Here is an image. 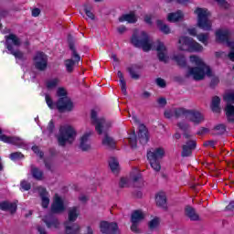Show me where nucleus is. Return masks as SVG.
Returning <instances> with one entry per match:
<instances>
[{
    "instance_id": "37",
    "label": "nucleus",
    "mask_w": 234,
    "mask_h": 234,
    "mask_svg": "<svg viewBox=\"0 0 234 234\" xmlns=\"http://www.w3.org/2000/svg\"><path fill=\"white\" fill-rule=\"evenodd\" d=\"M157 27L163 34H171V28H169V26L164 24L162 20H157Z\"/></svg>"
},
{
    "instance_id": "49",
    "label": "nucleus",
    "mask_w": 234,
    "mask_h": 234,
    "mask_svg": "<svg viewBox=\"0 0 234 234\" xmlns=\"http://www.w3.org/2000/svg\"><path fill=\"white\" fill-rule=\"evenodd\" d=\"M156 85H158V87H161L162 89H164V87H165V80L162 78H158L155 80Z\"/></svg>"
},
{
    "instance_id": "7",
    "label": "nucleus",
    "mask_w": 234,
    "mask_h": 234,
    "mask_svg": "<svg viewBox=\"0 0 234 234\" xmlns=\"http://www.w3.org/2000/svg\"><path fill=\"white\" fill-rule=\"evenodd\" d=\"M165 156V150L163 147H157L155 149H151L147 152V159L150 162L151 167L154 171H160L162 166L160 165V161Z\"/></svg>"
},
{
    "instance_id": "54",
    "label": "nucleus",
    "mask_w": 234,
    "mask_h": 234,
    "mask_svg": "<svg viewBox=\"0 0 234 234\" xmlns=\"http://www.w3.org/2000/svg\"><path fill=\"white\" fill-rule=\"evenodd\" d=\"M157 101H158L160 107H165V105L167 104V101L165 100V98H160V99H158Z\"/></svg>"
},
{
    "instance_id": "13",
    "label": "nucleus",
    "mask_w": 234,
    "mask_h": 234,
    "mask_svg": "<svg viewBox=\"0 0 234 234\" xmlns=\"http://www.w3.org/2000/svg\"><path fill=\"white\" fill-rule=\"evenodd\" d=\"M224 100L227 101V106L225 108L226 116L229 122H234V106L231 105V103H234V92H227L224 95Z\"/></svg>"
},
{
    "instance_id": "63",
    "label": "nucleus",
    "mask_w": 234,
    "mask_h": 234,
    "mask_svg": "<svg viewBox=\"0 0 234 234\" xmlns=\"http://www.w3.org/2000/svg\"><path fill=\"white\" fill-rule=\"evenodd\" d=\"M176 140H180V133H176V134L174 135Z\"/></svg>"
},
{
    "instance_id": "48",
    "label": "nucleus",
    "mask_w": 234,
    "mask_h": 234,
    "mask_svg": "<svg viewBox=\"0 0 234 234\" xmlns=\"http://www.w3.org/2000/svg\"><path fill=\"white\" fill-rule=\"evenodd\" d=\"M20 186L24 189V191H28V189H30V183H28L27 181H22L20 183Z\"/></svg>"
},
{
    "instance_id": "12",
    "label": "nucleus",
    "mask_w": 234,
    "mask_h": 234,
    "mask_svg": "<svg viewBox=\"0 0 234 234\" xmlns=\"http://www.w3.org/2000/svg\"><path fill=\"white\" fill-rule=\"evenodd\" d=\"M136 186L137 187H140L141 186H144V181L142 180V175L138 170H135L130 175V177H122L120 181L121 187H129V186Z\"/></svg>"
},
{
    "instance_id": "8",
    "label": "nucleus",
    "mask_w": 234,
    "mask_h": 234,
    "mask_svg": "<svg viewBox=\"0 0 234 234\" xmlns=\"http://www.w3.org/2000/svg\"><path fill=\"white\" fill-rule=\"evenodd\" d=\"M177 48L187 52H202L204 50V48L200 44L187 37H181L179 38Z\"/></svg>"
},
{
    "instance_id": "45",
    "label": "nucleus",
    "mask_w": 234,
    "mask_h": 234,
    "mask_svg": "<svg viewBox=\"0 0 234 234\" xmlns=\"http://www.w3.org/2000/svg\"><path fill=\"white\" fill-rule=\"evenodd\" d=\"M54 133V122L50 121L44 134H52Z\"/></svg>"
},
{
    "instance_id": "40",
    "label": "nucleus",
    "mask_w": 234,
    "mask_h": 234,
    "mask_svg": "<svg viewBox=\"0 0 234 234\" xmlns=\"http://www.w3.org/2000/svg\"><path fill=\"white\" fill-rule=\"evenodd\" d=\"M179 109H180V108L166 110V111L165 112V116L166 118H173V116H175L176 118H182V115L176 114V112H177Z\"/></svg>"
},
{
    "instance_id": "47",
    "label": "nucleus",
    "mask_w": 234,
    "mask_h": 234,
    "mask_svg": "<svg viewBox=\"0 0 234 234\" xmlns=\"http://www.w3.org/2000/svg\"><path fill=\"white\" fill-rule=\"evenodd\" d=\"M177 127L180 131H183V133H186V131L189 129V125L186 122H178Z\"/></svg>"
},
{
    "instance_id": "28",
    "label": "nucleus",
    "mask_w": 234,
    "mask_h": 234,
    "mask_svg": "<svg viewBox=\"0 0 234 234\" xmlns=\"http://www.w3.org/2000/svg\"><path fill=\"white\" fill-rule=\"evenodd\" d=\"M78 217H80V208L73 207L69 209L68 218L69 222H76L78 220Z\"/></svg>"
},
{
    "instance_id": "59",
    "label": "nucleus",
    "mask_w": 234,
    "mask_h": 234,
    "mask_svg": "<svg viewBox=\"0 0 234 234\" xmlns=\"http://www.w3.org/2000/svg\"><path fill=\"white\" fill-rule=\"evenodd\" d=\"M37 230L40 234H47V231L45 230L44 228H41V227H38L37 228Z\"/></svg>"
},
{
    "instance_id": "58",
    "label": "nucleus",
    "mask_w": 234,
    "mask_h": 234,
    "mask_svg": "<svg viewBox=\"0 0 234 234\" xmlns=\"http://www.w3.org/2000/svg\"><path fill=\"white\" fill-rule=\"evenodd\" d=\"M118 33L119 34H123V32H125V30H127V28L125 27V26H121L117 28Z\"/></svg>"
},
{
    "instance_id": "32",
    "label": "nucleus",
    "mask_w": 234,
    "mask_h": 234,
    "mask_svg": "<svg viewBox=\"0 0 234 234\" xmlns=\"http://www.w3.org/2000/svg\"><path fill=\"white\" fill-rule=\"evenodd\" d=\"M120 23H123L124 21H127V23H136L137 18L134 13H130L126 15H122L121 17H119Z\"/></svg>"
},
{
    "instance_id": "61",
    "label": "nucleus",
    "mask_w": 234,
    "mask_h": 234,
    "mask_svg": "<svg viewBox=\"0 0 234 234\" xmlns=\"http://www.w3.org/2000/svg\"><path fill=\"white\" fill-rule=\"evenodd\" d=\"M112 59L115 63H118V57H116L115 54L112 55Z\"/></svg>"
},
{
    "instance_id": "29",
    "label": "nucleus",
    "mask_w": 234,
    "mask_h": 234,
    "mask_svg": "<svg viewBox=\"0 0 234 234\" xmlns=\"http://www.w3.org/2000/svg\"><path fill=\"white\" fill-rule=\"evenodd\" d=\"M144 218H145V213H144L142 210H135L132 214L131 222L140 224Z\"/></svg>"
},
{
    "instance_id": "30",
    "label": "nucleus",
    "mask_w": 234,
    "mask_h": 234,
    "mask_svg": "<svg viewBox=\"0 0 234 234\" xmlns=\"http://www.w3.org/2000/svg\"><path fill=\"white\" fill-rule=\"evenodd\" d=\"M185 215L190 218V220H198V214L193 207L186 206L185 207Z\"/></svg>"
},
{
    "instance_id": "42",
    "label": "nucleus",
    "mask_w": 234,
    "mask_h": 234,
    "mask_svg": "<svg viewBox=\"0 0 234 234\" xmlns=\"http://www.w3.org/2000/svg\"><path fill=\"white\" fill-rule=\"evenodd\" d=\"M173 59L178 63L181 67H185L186 65V57L184 55L174 56Z\"/></svg>"
},
{
    "instance_id": "35",
    "label": "nucleus",
    "mask_w": 234,
    "mask_h": 234,
    "mask_svg": "<svg viewBox=\"0 0 234 234\" xmlns=\"http://www.w3.org/2000/svg\"><path fill=\"white\" fill-rule=\"evenodd\" d=\"M117 76L120 79L122 92L127 94V83L125 82V79H123V73H122V71H118Z\"/></svg>"
},
{
    "instance_id": "57",
    "label": "nucleus",
    "mask_w": 234,
    "mask_h": 234,
    "mask_svg": "<svg viewBox=\"0 0 234 234\" xmlns=\"http://www.w3.org/2000/svg\"><path fill=\"white\" fill-rule=\"evenodd\" d=\"M151 19H153V16L151 15H146L144 17V21L145 23H147L148 25H151Z\"/></svg>"
},
{
    "instance_id": "41",
    "label": "nucleus",
    "mask_w": 234,
    "mask_h": 234,
    "mask_svg": "<svg viewBox=\"0 0 234 234\" xmlns=\"http://www.w3.org/2000/svg\"><path fill=\"white\" fill-rule=\"evenodd\" d=\"M150 229H156L160 226V218H154L148 224Z\"/></svg>"
},
{
    "instance_id": "31",
    "label": "nucleus",
    "mask_w": 234,
    "mask_h": 234,
    "mask_svg": "<svg viewBox=\"0 0 234 234\" xmlns=\"http://www.w3.org/2000/svg\"><path fill=\"white\" fill-rule=\"evenodd\" d=\"M45 85L48 90H54V89H56V87L59 85V79L58 78L48 79L45 82Z\"/></svg>"
},
{
    "instance_id": "55",
    "label": "nucleus",
    "mask_w": 234,
    "mask_h": 234,
    "mask_svg": "<svg viewBox=\"0 0 234 234\" xmlns=\"http://www.w3.org/2000/svg\"><path fill=\"white\" fill-rule=\"evenodd\" d=\"M39 14H41V11L39 10V8H35L32 10L33 17H37V16H39Z\"/></svg>"
},
{
    "instance_id": "17",
    "label": "nucleus",
    "mask_w": 234,
    "mask_h": 234,
    "mask_svg": "<svg viewBox=\"0 0 234 234\" xmlns=\"http://www.w3.org/2000/svg\"><path fill=\"white\" fill-rule=\"evenodd\" d=\"M90 136H92V131L86 132L80 139V149L81 151H90L92 149V144L90 143Z\"/></svg>"
},
{
    "instance_id": "27",
    "label": "nucleus",
    "mask_w": 234,
    "mask_h": 234,
    "mask_svg": "<svg viewBox=\"0 0 234 234\" xmlns=\"http://www.w3.org/2000/svg\"><path fill=\"white\" fill-rule=\"evenodd\" d=\"M182 19H184V13H182V11L170 13L167 16V21L170 23H176L177 21H182Z\"/></svg>"
},
{
    "instance_id": "4",
    "label": "nucleus",
    "mask_w": 234,
    "mask_h": 234,
    "mask_svg": "<svg viewBox=\"0 0 234 234\" xmlns=\"http://www.w3.org/2000/svg\"><path fill=\"white\" fill-rule=\"evenodd\" d=\"M91 122L95 125V131L98 134H104L102 138V145L108 147L109 149L116 145V142L107 133L110 124L105 122L103 118H98V112L96 111H91Z\"/></svg>"
},
{
    "instance_id": "9",
    "label": "nucleus",
    "mask_w": 234,
    "mask_h": 234,
    "mask_svg": "<svg viewBox=\"0 0 234 234\" xmlns=\"http://www.w3.org/2000/svg\"><path fill=\"white\" fill-rule=\"evenodd\" d=\"M176 114L177 116L186 118V120H188V122H191L194 125H198V123H202V122H204V115L198 111L179 108Z\"/></svg>"
},
{
    "instance_id": "50",
    "label": "nucleus",
    "mask_w": 234,
    "mask_h": 234,
    "mask_svg": "<svg viewBox=\"0 0 234 234\" xmlns=\"http://www.w3.org/2000/svg\"><path fill=\"white\" fill-rule=\"evenodd\" d=\"M131 230H132L133 233H140V229H138V223H136V222H132Z\"/></svg>"
},
{
    "instance_id": "20",
    "label": "nucleus",
    "mask_w": 234,
    "mask_h": 234,
    "mask_svg": "<svg viewBox=\"0 0 234 234\" xmlns=\"http://www.w3.org/2000/svg\"><path fill=\"white\" fill-rule=\"evenodd\" d=\"M37 191L39 193L42 207H48L50 204V198L48 197V192H47V189H45L43 186H39L37 188Z\"/></svg>"
},
{
    "instance_id": "46",
    "label": "nucleus",
    "mask_w": 234,
    "mask_h": 234,
    "mask_svg": "<svg viewBox=\"0 0 234 234\" xmlns=\"http://www.w3.org/2000/svg\"><path fill=\"white\" fill-rule=\"evenodd\" d=\"M23 157H24L23 154L19 152H16L10 154L11 160H21V158Z\"/></svg>"
},
{
    "instance_id": "56",
    "label": "nucleus",
    "mask_w": 234,
    "mask_h": 234,
    "mask_svg": "<svg viewBox=\"0 0 234 234\" xmlns=\"http://www.w3.org/2000/svg\"><path fill=\"white\" fill-rule=\"evenodd\" d=\"M227 211H234V201H231L226 207Z\"/></svg>"
},
{
    "instance_id": "10",
    "label": "nucleus",
    "mask_w": 234,
    "mask_h": 234,
    "mask_svg": "<svg viewBox=\"0 0 234 234\" xmlns=\"http://www.w3.org/2000/svg\"><path fill=\"white\" fill-rule=\"evenodd\" d=\"M195 14L197 16V27L202 30H211L212 22L209 20L211 13L206 8L197 7Z\"/></svg>"
},
{
    "instance_id": "5",
    "label": "nucleus",
    "mask_w": 234,
    "mask_h": 234,
    "mask_svg": "<svg viewBox=\"0 0 234 234\" xmlns=\"http://www.w3.org/2000/svg\"><path fill=\"white\" fill-rule=\"evenodd\" d=\"M76 136H78V132L71 125L64 124L60 126L58 134L57 135L58 145L61 147L71 145L76 141Z\"/></svg>"
},
{
    "instance_id": "15",
    "label": "nucleus",
    "mask_w": 234,
    "mask_h": 234,
    "mask_svg": "<svg viewBox=\"0 0 234 234\" xmlns=\"http://www.w3.org/2000/svg\"><path fill=\"white\" fill-rule=\"evenodd\" d=\"M67 209V205L65 201L59 195L56 194L53 198V203L51 205L52 213H63Z\"/></svg>"
},
{
    "instance_id": "22",
    "label": "nucleus",
    "mask_w": 234,
    "mask_h": 234,
    "mask_svg": "<svg viewBox=\"0 0 234 234\" xmlns=\"http://www.w3.org/2000/svg\"><path fill=\"white\" fill-rule=\"evenodd\" d=\"M155 202L159 207H163L164 209H166L167 208V197L165 196V193L159 192L158 194H156Z\"/></svg>"
},
{
    "instance_id": "6",
    "label": "nucleus",
    "mask_w": 234,
    "mask_h": 234,
    "mask_svg": "<svg viewBox=\"0 0 234 234\" xmlns=\"http://www.w3.org/2000/svg\"><path fill=\"white\" fill-rule=\"evenodd\" d=\"M5 37L7 50L11 52L16 59L23 61V59H25V54H23V52H21L20 50L15 48V47H19L21 45V39H19V37H17V36L14 34H10L9 36H5Z\"/></svg>"
},
{
    "instance_id": "21",
    "label": "nucleus",
    "mask_w": 234,
    "mask_h": 234,
    "mask_svg": "<svg viewBox=\"0 0 234 234\" xmlns=\"http://www.w3.org/2000/svg\"><path fill=\"white\" fill-rule=\"evenodd\" d=\"M138 136L141 144H147V142H149V134L147 133V128L145 127V125H139Z\"/></svg>"
},
{
    "instance_id": "52",
    "label": "nucleus",
    "mask_w": 234,
    "mask_h": 234,
    "mask_svg": "<svg viewBox=\"0 0 234 234\" xmlns=\"http://www.w3.org/2000/svg\"><path fill=\"white\" fill-rule=\"evenodd\" d=\"M129 72H130V76H132V78L133 80H138V78H140V75H138L136 72H134L133 70V68H129Z\"/></svg>"
},
{
    "instance_id": "34",
    "label": "nucleus",
    "mask_w": 234,
    "mask_h": 234,
    "mask_svg": "<svg viewBox=\"0 0 234 234\" xmlns=\"http://www.w3.org/2000/svg\"><path fill=\"white\" fill-rule=\"evenodd\" d=\"M109 165L112 173H118L120 169V163H118V159L114 157L110 158Z\"/></svg>"
},
{
    "instance_id": "39",
    "label": "nucleus",
    "mask_w": 234,
    "mask_h": 234,
    "mask_svg": "<svg viewBox=\"0 0 234 234\" xmlns=\"http://www.w3.org/2000/svg\"><path fill=\"white\" fill-rule=\"evenodd\" d=\"M83 10H84L88 19L94 20V14L92 13V5L86 4L83 5Z\"/></svg>"
},
{
    "instance_id": "11",
    "label": "nucleus",
    "mask_w": 234,
    "mask_h": 234,
    "mask_svg": "<svg viewBox=\"0 0 234 234\" xmlns=\"http://www.w3.org/2000/svg\"><path fill=\"white\" fill-rule=\"evenodd\" d=\"M216 40L218 43H226L229 48H231L229 58L231 61H234V42L229 40V30L218 29L216 31Z\"/></svg>"
},
{
    "instance_id": "3",
    "label": "nucleus",
    "mask_w": 234,
    "mask_h": 234,
    "mask_svg": "<svg viewBox=\"0 0 234 234\" xmlns=\"http://www.w3.org/2000/svg\"><path fill=\"white\" fill-rule=\"evenodd\" d=\"M57 94L59 98L57 103H54L52 99L48 95H46V102L49 109H58L59 112H67L74 109V103L70 98L67 96L66 89L58 88Z\"/></svg>"
},
{
    "instance_id": "33",
    "label": "nucleus",
    "mask_w": 234,
    "mask_h": 234,
    "mask_svg": "<svg viewBox=\"0 0 234 234\" xmlns=\"http://www.w3.org/2000/svg\"><path fill=\"white\" fill-rule=\"evenodd\" d=\"M80 225L78 224H72L71 226L69 225V223H66V233L67 234H78L80 233Z\"/></svg>"
},
{
    "instance_id": "64",
    "label": "nucleus",
    "mask_w": 234,
    "mask_h": 234,
    "mask_svg": "<svg viewBox=\"0 0 234 234\" xmlns=\"http://www.w3.org/2000/svg\"><path fill=\"white\" fill-rule=\"evenodd\" d=\"M88 234H92V229L90 227H88Z\"/></svg>"
},
{
    "instance_id": "26",
    "label": "nucleus",
    "mask_w": 234,
    "mask_h": 234,
    "mask_svg": "<svg viewBox=\"0 0 234 234\" xmlns=\"http://www.w3.org/2000/svg\"><path fill=\"white\" fill-rule=\"evenodd\" d=\"M0 209L2 211H10L11 213H16L17 209V205L16 203H10L8 201H5L0 203Z\"/></svg>"
},
{
    "instance_id": "25",
    "label": "nucleus",
    "mask_w": 234,
    "mask_h": 234,
    "mask_svg": "<svg viewBox=\"0 0 234 234\" xmlns=\"http://www.w3.org/2000/svg\"><path fill=\"white\" fill-rule=\"evenodd\" d=\"M43 222H45L46 226H48V228H58V226H59V222L58 221V219L54 218V217H52V214H49L46 217H44L42 218Z\"/></svg>"
},
{
    "instance_id": "2",
    "label": "nucleus",
    "mask_w": 234,
    "mask_h": 234,
    "mask_svg": "<svg viewBox=\"0 0 234 234\" xmlns=\"http://www.w3.org/2000/svg\"><path fill=\"white\" fill-rule=\"evenodd\" d=\"M190 63L195 67H188L186 70V78H192L195 81H202L206 76L211 78L213 71L211 68L204 62V60L198 56H190Z\"/></svg>"
},
{
    "instance_id": "36",
    "label": "nucleus",
    "mask_w": 234,
    "mask_h": 234,
    "mask_svg": "<svg viewBox=\"0 0 234 234\" xmlns=\"http://www.w3.org/2000/svg\"><path fill=\"white\" fill-rule=\"evenodd\" d=\"M211 109H212L213 112H220V98L214 97L212 99Z\"/></svg>"
},
{
    "instance_id": "44",
    "label": "nucleus",
    "mask_w": 234,
    "mask_h": 234,
    "mask_svg": "<svg viewBox=\"0 0 234 234\" xmlns=\"http://www.w3.org/2000/svg\"><path fill=\"white\" fill-rule=\"evenodd\" d=\"M216 134H224L226 133V126L224 124H218L214 128Z\"/></svg>"
},
{
    "instance_id": "62",
    "label": "nucleus",
    "mask_w": 234,
    "mask_h": 234,
    "mask_svg": "<svg viewBox=\"0 0 234 234\" xmlns=\"http://www.w3.org/2000/svg\"><path fill=\"white\" fill-rule=\"evenodd\" d=\"M176 3H178L179 5H185V3H187V0H176Z\"/></svg>"
},
{
    "instance_id": "60",
    "label": "nucleus",
    "mask_w": 234,
    "mask_h": 234,
    "mask_svg": "<svg viewBox=\"0 0 234 234\" xmlns=\"http://www.w3.org/2000/svg\"><path fill=\"white\" fill-rule=\"evenodd\" d=\"M150 96H151V93L148 92V91H144V92L143 93V98L147 99V98H149Z\"/></svg>"
},
{
    "instance_id": "14",
    "label": "nucleus",
    "mask_w": 234,
    "mask_h": 234,
    "mask_svg": "<svg viewBox=\"0 0 234 234\" xmlns=\"http://www.w3.org/2000/svg\"><path fill=\"white\" fill-rule=\"evenodd\" d=\"M33 65L37 70H46L48 65V57L43 52H37L33 58Z\"/></svg>"
},
{
    "instance_id": "16",
    "label": "nucleus",
    "mask_w": 234,
    "mask_h": 234,
    "mask_svg": "<svg viewBox=\"0 0 234 234\" xmlns=\"http://www.w3.org/2000/svg\"><path fill=\"white\" fill-rule=\"evenodd\" d=\"M100 229L101 233L104 234H120V229H118V224L116 223L102 221L100 224Z\"/></svg>"
},
{
    "instance_id": "53",
    "label": "nucleus",
    "mask_w": 234,
    "mask_h": 234,
    "mask_svg": "<svg viewBox=\"0 0 234 234\" xmlns=\"http://www.w3.org/2000/svg\"><path fill=\"white\" fill-rule=\"evenodd\" d=\"M32 151L36 153V154H38L40 158H43V152H39V147L37 146H33Z\"/></svg>"
},
{
    "instance_id": "43",
    "label": "nucleus",
    "mask_w": 234,
    "mask_h": 234,
    "mask_svg": "<svg viewBox=\"0 0 234 234\" xmlns=\"http://www.w3.org/2000/svg\"><path fill=\"white\" fill-rule=\"evenodd\" d=\"M131 147H136V133L132 132L128 137Z\"/></svg>"
},
{
    "instance_id": "51",
    "label": "nucleus",
    "mask_w": 234,
    "mask_h": 234,
    "mask_svg": "<svg viewBox=\"0 0 234 234\" xmlns=\"http://www.w3.org/2000/svg\"><path fill=\"white\" fill-rule=\"evenodd\" d=\"M218 5L220 6H222L223 8H229V4H228V2H226V0H216Z\"/></svg>"
},
{
    "instance_id": "23",
    "label": "nucleus",
    "mask_w": 234,
    "mask_h": 234,
    "mask_svg": "<svg viewBox=\"0 0 234 234\" xmlns=\"http://www.w3.org/2000/svg\"><path fill=\"white\" fill-rule=\"evenodd\" d=\"M197 28L192 27L190 29H188V34L190 36H197L198 41H200L201 43H203V45H207V41L209 39V36L208 35H205V34H200V35H197Z\"/></svg>"
},
{
    "instance_id": "19",
    "label": "nucleus",
    "mask_w": 234,
    "mask_h": 234,
    "mask_svg": "<svg viewBox=\"0 0 234 234\" xmlns=\"http://www.w3.org/2000/svg\"><path fill=\"white\" fill-rule=\"evenodd\" d=\"M2 131L0 129V140L5 142V144H12L13 145H17L18 147H23L25 143L19 137H10L5 134H1Z\"/></svg>"
},
{
    "instance_id": "1",
    "label": "nucleus",
    "mask_w": 234,
    "mask_h": 234,
    "mask_svg": "<svg viewBox=\"0 0 234 234\" xmlns=\"http://www.w3.org/2000/svg\"><path fill=\"white\" fill-rule=\"evenodd\" d=\"M132 43L134 47L143 48L144 52H149V50H156L158 59L164 63L169 61V56H167V48L163 42H153L149 39V36L145 31H141L140 34L133 35Z\"/></svg>"
},
{
    "instance_id": "38",
    "label": "nucleus",
    "mask_w": 234,
    "mask_h": 234,
    "mask_svg": "<svg viewBox=\"0 0 234 234\" xmlns=\"http://www.w3.org/2000/svg\"><path fill=\"white\" fill-rule=\"evenodd\" d=\"M31 175H32L33 178H36V180L43 179V172L37 167L33 166L31 168Z\"/></svg>"
},
{
    "instance_id": "24",
    "label": "nucleus",
    "mask_w": 234,
    "mask_h": 234,
    "mask_svg": "<svg viewBox=\"0 0 234 234\" xmlns=\"http://www.w3.org/2000/svg\"><path fill=\"white\" fill-rule=\"evenodd\" d=\"M195 147H197L195 141L187 142L186 144L183 145L182 156H190Z\"/></svg>"
},
{
    "instance_id": "18",
    "label": "nucleus",
    "mask_w": 234,
    "mask_h": 234,
    "mask_svg": "<svg viewBox=\"0 0 234 234\" xmlns=\"http://www.w3.org/2000/svg\"><path fill=\"white\" fill-rule=\"evenodd\" d=\"M70 50L72 52V58H74V60L71 58H69L64 61V65L68 72H72V70H74V67L76 63H79L80 59V55H78L74 47L70 46Z\"/></svg>"
}]
</instances>
